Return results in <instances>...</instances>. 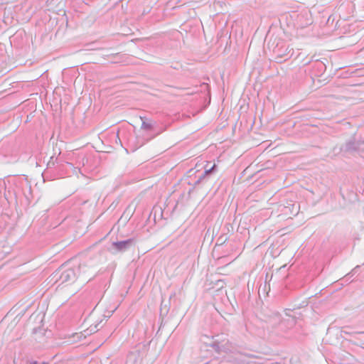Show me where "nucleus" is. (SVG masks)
Instances as JSON below:
<instances>
[{"mask_svg":"<svg viewBox=\"0 0 364 364\" xmlns=\"http://www.w3.org/2000/svg\"><path fill=\"white\" fill-rule=\"evenodd\" d=\"M341 333H344V334H350V333H349V332H348L347 331H346L345 329H343V330L341 331Z\"/></svg>","mask_w":364,"mask_h":364,"instance_id":"nucleus-8","label":"nucleus"},{"mask_svg":"<svg viewBox=\"0 0 364 364\" xmlns=\"http://www.w3.org/2000/svg\"><path fill=\"white\" fill-rule=\"evenodd\" d=\"M216 168V165L214 164L210 168H206L205 170L200 173V175L198 176V180L196 181L195 183H199L203 178H205V176L215 171Z\"/></svg>","mask_w":364,"mask_h":364,"instance_id":"nucleus-5","label":"nucleus"},{"mask_svg":"<svg viewBox=\"0 0 364 364\" xmlns=\"http://www.w3.org/2000/svg\"><path fill=\"white\" fill-rule=\"evenodd\" d=\"M356 333H364V331H362V332H357Z\"/></svg>","mask_w":364,"mask_h":364,"instance_id":"nucleus-10","label":"nucleus"},{"mask_svg":"<svg viewBox=\"0 0 364 364\" xmlns=\"http://www.w3.org/2000/svg\"><path fill=\"white\" fill-rule=\"evenodd\" d=\"M133 244L134 240L131 238L126 240L113 242L109 248V251L112 254L123 252L129 249Z\"/></svg>","mask_w":364,"mask_h":364,"instance_id":"nucleus-2","label":"nucleus"},{"mask_svg":"<svg viewBox=\"0 0 364 364\" xmlns=\"http://www.w3.org/2000/svg\"><path fill=\"white\" fill-rule=\"evenodd\" d=\"M360 143L354 137H351L346 141L344 146L341 147V151L343 152H353L358 149Z\"/></svg>","mask_w":364,"mask_h":364,"instance_id":"nucleus-3","label":"nucleus"},{"mask_svg":"<svg viewBox=\"0 0 364 364\" xmlns=\"http://www.w3.org/2000/svg\"><path fill=\"white\" fill-rule=\"evenodd\" d=\"M58 158L54 159V156H51L50 161L48 163V166L51 168L55 166L56 164H58Z\"/></svg>","mask_w":364,"mask_h":364,"instance_id":"nucleus-6","label":"nucleus"},{"mask_svg":"<svg viewBox=\"0 0 364 364\" xmlns=\"http://www.w3.org/2000/svg\"><path fill=\"white\" fill-rule=\"evenodd\" d=\"M141 128L144 129H151L152 124L149 122H143L141 124Z\"/></svg>","mask_w":364,"mask_h":364,"instance_id":"nucleus-7","label":"nucleus"},{"mask_svg":"<svg viewBox=\"0 0 364 364\" xmlns=\"http://www.w3.org/2000/svg\"><path fill=\"white\" fill-rule=\"evenodd\" d=\"M68 165L70 166H73V164H70V163H68Z\"/></svg>","mask_w":364,"mask_h":364,"instance_id":"nucleus-11","label":"nucleus"},{"mask_svg":"<svg viewBox=\"0 0 364 364\" xmlns=\"http://www.w3.org/2000/svg\"><path fill=\"white\" fill-rule=\"evenodd\" d=\"M88 266V262L86 261L79 263L73 262L70 267L68 264L64 265L54 273L53 278L59 282V284H72L76 280L77 275L87 272Z\"/></svg>","mask_w":364,"mask_h":364,"instance_id":"nucleus-1","label":"nucleus"},{"mask_svg":"<svg viewBox=\"0 0 364 364\" xmlns=\"http://www.w3.org/2000/svg\"><path fill=\"white\" fill-rule=\"evenodd\" d=\"M275 319H276L277 321H280L279 316L278 315H276V316H275Z\"/></svg>","mask_w":364,"mask_h":364,"instance_id":"nucleus-9","label":"nucleus"},{"mask_svg":"<svg viewBox=\"0 0 364 364\" xmlns=\"http://www.w3.org/2000/svg\"><path fill=\"white\" fill-rule=\"evenodd\" d=\"M210 346L218 353L222 352L226 353L230 350V345L228 341L225 342V341L222 342L215 341L210 344Z\"/></svg>","mask_w":364,"mask_h":364,"instance_id":"nucleus-4","label":"nucleus"}]
</instances>
